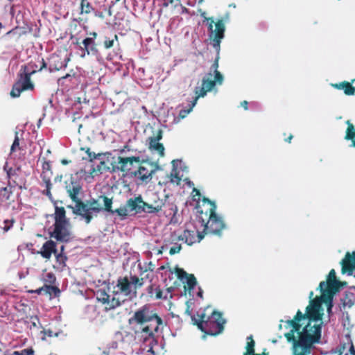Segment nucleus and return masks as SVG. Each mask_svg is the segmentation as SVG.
<instances>
[{"label": "nucleus", "instance_id": "3c124183", "mask_svg": "<svg viewBox=\"0 0 355 355\" xmlns=\"http://www.w3.org/2000/svg\"><path fill=\"white\" fill-rule=\"evenodd\" d=\"M55 276L52 272H49L46 275L45 282L52 284L55 282Z\"/></svg>", "mask_w": 355, "mask_h": 355}, {"label": "nucleus", "instance_id": "2f4dec72", "mask_svg": "<svg viewBox=\"0 0 355 355\" xmlns=\"http://www.w3.org/2000/svg\"><path fill=\"white\" fill-rule=\"evenodd\" d=\"M80 150L85 151L87 154V157H83V159L89 162H93L94 159L99 158L103 155L102 153L96 154L94 152H92L90 148L88 147H82L80 148Z\"/></svg>", "mask_w": 355, "mask_h": 355}, {"label": "nucleus", "instance_id": "338daca9", "mask_svg": "<svg viewBox=\"0 0 355 355\" xmlns=\"http://www.w3.org/2000/svg\"><path fill=\"white\" fill-rule=\"evenodd\" d=\"M69 162H70V161L67 160V159H62V160L61 161V163H62V164H64V165H66V164H69Z\"/></svg>", "mask_w": 355, "mask_h": 355}, {"label": "nucleus", "instance_id": "9d476101", "mask_svg": "<svg viewBox=\"0 0 355 355\" xmlns=\"http://www.w3.org/2000/svg\"><path fill=\"white\" fill-rule=\"evenodd\" d=\"M155 198L152 203L143 202L142 211L148 214L157 213L164 208V213L166 216H175L177 212V207L171 203H166V200L157 198V195H155Z\"/></svg>", "mask_w": 355, "mask_h": 355}, {"label": "nucleus", "instance_id": "20e7f679", "mask_svg": "<svg viewBox=\"0 0 355 355\" xmlns=\"http://www.w3.org/2000/svg\"><path fill=\"white\" fill-rule=\"evenodd\" d=\"M69 196L72 201L75 202L74 207L69 206L72 209L73 214L78 216L83 219L86 224L91 223L94 217L98 216V198L97 199L92 198L85 201L78 197L81 190V187L73 182L71 184L66 187Z\"/></svg>", "mask_w": 355, "mask_h": 355}, {"label": "nucleus", "instance_id": "4d7b16f0", "mask_svg": "<svg viewBox=\"0 0 355 355\" xmlns=\"http://www.w3.org/2000/svg\"><path fill=\"white\" fill-rule=\"evenodd\" d=\"M180 2L181 0H165L164 6H167L169 3H175V5H178L180 3Z\"/></svg>", "mask_w": 355, "mask_h": 355}, {"label": "nucleus", "instance_id": "412c9836", "mask_svg": "<svg viewBox=\"0 0 355 355\" xmlns=\"http://www.w3.org/2000/svg\"><path fill=\"white\" fill-rule=\"evenodd\" d=\"M116 287V294L121 293L126 297L130 296L134 291L131 278L127 276L119 277Z\"/></svg>", "mask_w": 355, "mask_h": 355}, {"label": "nucleus", "instance_id": "7ed1b4c3", "mask_svg": "<svg viewBox=\"0 0 355 355\" xmlns=\"http://www.w3.org/2000/svg\"><path fill=\"white\" fill-rule=\"evenodd\" d=\"M286 322L292 329L289 332L285 334V337L288 342L293 343V350L295 349L296 351L300 347L308 343L319 342L321 337V326L320 324L311 325L308 323L302 329V331H300L302 325L300 322L295 320V318Z\"/></svg>", "mask_w": 355, "mask_h": 355}, {"label": "nucleus", "instance_id": "6e6552de", "mask_svg": "<svg viewBox=\"0 0 355 355\" xmlns=\"http://www.w3.org/2000/svg\"><path fill=\"white\" fill-rule=\"evenodd\" d=\"M218 59L219 56L218 55L214 63L211 65V69L214 70V80H211L212 76L211 72L208 73L202 80V85L200 87L196 88V94L194 103H196L198 99L200 97H204L208 92L212 90V89L215 87L216 84L221 85L223 82V76L221 73L218 70Z\"/></svg>", "mask_w": 355, "mask_h": 355}, {"label": "nucleus", "instance_id": "2eb2a0df", "mask_svg": "<svg viewBox=\"0 0 355 355\" xmlns=\"http://www.w3.org/2000/svg\"><path fill=\"white\" fill-rule=\"evenodd\" d=\"M141 162L140 157L131 156V157H118L117 162L112 164L111 172H123L128 173L131 171L134 164H139Z\"/></svg>", "mask_w": 355, "mask_h": 355}, {"label": "nucleus", "instance_id": "9b49d317", "mask_svg": "<svg viewBox=\"0 0 355 355\" xmlns=\"http://www.w3.org/2000/svg\"><path fill=\"white\" fill-rule=\"evenodd\" d=\"M31 75L26 71H21L20 69L18 73L19 79L13 85L12 90L10 92V96L16 98L19 97L23 91L33 90L34 89V84L31 82Z\"/></svg>", "mask_w": 355, "mask_h": 355}, {"label": "nucleus", "instance_id": "423d86ee", "mask_svg": "<svg viewBox=\"0 0 355 355\" xmlns=\"http://www.w3.org/2000/svg\"><path fill=\"white\" fill-rule=\"evenodd\" d=\"M198 319L192 316V323L202 332L211 336H217L223 332L225 320L220 312L214 311L210 315L202 313L198 314Z\"/></svg>", "mask_w": 355, "mask_h": 355}, {"label": "nucleus", "instance_id": "4be33fe9", "mask_svg": "<svg viewBox=\"0 0 355 355\" xmlns=\"http://www.w3.org/2000/svg\"><path fill=\"white\" fill-rule=\"evenodd\" d=\"M341 272L343 274L347 273L351 275L355 270V252L352 253L347 252L344 259L340 261Z\"/></svg>", "mask_w": 355, "mask_h": 355}, {"label": "nucleus", "instance_id": "72a5a7b5", "mask_svg": "<svg viewBox=\"0 0 355 355\" xmlns=\"http://www.w3.org/2000/svg\"><path fill=\"white\" fill-rule=\"evenodd\" d=\"M254 346L255 342L253 340L252 336L247 337L246 352L243 355H256Z\"/></svg>", "mask_w": 355, "mask_h": 355}, {"label": "nucleus", "instance_id": "aec40b11", "mask_svg": "<svg viewBox=\"0 0 355 355\" xmlns=\"http://www.w3.org/2000/svg\"><path fill=\"white\" fill-rule=\"evenodd\" d=\"M46 67L47 65L44 58L37 56L34 60H31L26 64L22 65L21 69V71L33 75L37 71H41L42 69H46Z\"/></svg>", "mask_w": 355, "mask_h": 355}, {"label": "nucleus", "instance_id": "8fccbe9b", "mask_svg": "<svg viewBox=\"0 0 355 355\" xmlns=\"http://www.w3.org/2000/svg\"><path fill=\"white\" fill-rule=\"evenodd\" d=\"M162 139V130H159L156 135L153 137H149V140L153 141V142L155 143V141H159Z\"/></svg>", "mask_w": 355, "mask_h": 355}, {"label": "nucleus", "instance_id": "5701e85b", "mask_svg": "<svg viewBox=\"0 0 355 355\" xmlns=\"http://www.w3.org/2000/svg\"><path fill=\"white\" fill-rule=\"evenodd\" d=\"M57 250L56 242L49 239L42 245V248L37 253L40 254L42 258L49 260L53 254H56Z\"/></svg>", "mask_w": 355, "mask_h": 355}, {"label": "nucleus", "instance_id": "f3484780", "mask_svg": "<svg viewBox=\"0 0 355 355\" xmlns=\"http://www.w3.org/2000/svg\"><path fill=\"white\" fill-rule=\"evenodd\" d=\"M89 37L85 38L81 44L83 46H80V50L83 51L81 57H85V55H96L98 52L95 40L97 37V33L96 32H90L89 33Z\"/></svg>", "mask_w": 355, "mask_h": 355}, {"label": "nucleus", "instance_id": "13d9d810", "mask_svg": "<svg viewBox=\"0 0 355 355\" xmlns=\"http://www.w3.org/2000/svg\"><path fill=\"white\" fill-rule=\"evenodd\" d=\"M29 293L40 295L42 293H44V286L42 287H40V288L36 289V290L29 291Z\"/></svg>", "mask_w": 355, "mask_h": 355}, {"label": "nucleus", "instance_id": "680f3d73", "mask_svg": "<svg viewBox=\"0 0 355 355\" xmlns=\"http://www.w3.org/2000/svg\"><path fill=\"white\" fill-rule=\"evenodd\" d=\"M241 105L245 110H247L248 109V103L247 101H243L241 103Z\"/></svg>", "mask_w": 355, "mask_h": 355}, {"label": "nucleus", "instance_id": "393cba45", "mask_svg": "<svg viewBox=\"0 0 355 355\" xmlns=\"http://www.w3.org/2000/svg\"><path fill=\"white\" fill-rule=\"evenodd\" d=\"M13 187V185L11 186L9 182L8 187H3L0 189V200L6 202L8 205H10L15 202L12 191Z\"/></svg>", "mask_w": 355, "mask_h": 355}, {"label": "nucleus", "instance_id": "bb28decb", "mask_svg": "<svg viewBox=\"0 0 355 355\" xmlns=\"http://www.w3.org/2000/svg\"><path fill=\"white\" fill-rule=\"evenodd\" d=\"M332 87L337 89H343L346 95L351 96L355 94V87L347 81L332 84Z\"/></svg>", "mask_w": 355, "mask_h": 355}, {"label": "nucleus", "instance_id": "c9c22d12", "mask_svg": "<svg viewBox=\"0 0 355 355\" xmlns=\"http://www.w3.org/2000/svg\"><path fill=\"white\" fill-rule=\"evenodd\" d=\"M105 309L106 311L114 309L121 305V302L114 297L111 300L108 298V302L105 303Z\"/></svg>", "mask_w": 355, "mask_h": 355}, {"label": "nucleus", "instance_id": "37998d69", "mask_svg": "<svg viewBox=\"0 0 355 355\" xmlns=\"http://www.w3.org/2000/svg\"><path fill=\"white\" fill-rule=\"evenodd\" d=\"M10 355H35V351L32 347H30L21 351H14Z\"/></svg>", "mask_w": 355, "mask_h": 355}, {"label": "nucleus", "instance_id": "ea45409f", "mask_svg": "<svg viewBox=\"0 0 355 355\" xmlns=\"http://www.w3.org/2000/svg\"><path fill=\"white\" fill-rule=\"evenodd\" d=\"M56 259V262L61 268L66 266V262L68 259L67 255L64 253H58L57 251L56 254H54Z\"/></svg>", "mask_w": 355, "mask_h": 355}, {"label": "nucleus", "instance_id": "6ab92c4d", "mask_svg": "<svg viewBox=\"0 0 355 355\" xmlns=\"http://www.w3.org/2000/svg\"><path fill=\"white\" fill-rule=\"evenodd\" d=\"M322 317V313H320V309H317L311 306H307L306 309V313H302L300 310H298L295 315V320L300 322L302 319L307 318L309 320V322L311 324V321L317 322L318 320H321Z\"/></svg>", "mask_w": 355, "mask_h": 355}, {"label": "nucleus", "instance_id": "49530a36", "mask_svg": "<svg viewBox=\"0 0 355 355\" xmlns=\"http://www.w3.org/2000/svg\"><path fill=\"white\" fill-rule=\"evenodd\" d=\"M19 139L18 137V132H16L14 141L10 148L11 153L15 152L17 148H19Z\"/></svg>", "mask_w": 355, "mask_h": 355}, {"label": "nucleus", "instance_id": "58836bf2", "mask_svg": "<svg viewBox=\"0 0 355 355\" xmlns=\"http://www.w3.org/2000/svg\"><path fill=\"white\" fill-rule=\"evenodd\" d=\"M130 278H131L133 288H134V293L136 294V290L137 288L143 286V285L144 284V278H143V277L139 278L136 275H131Z\"/></svg>", "mask_w": 355, "mask_h": 355}, {"label": "nucleus", "instance_id": "e433bc0d", "mask_svg": "<svg viewBox=\"0 0 355 355\" xmlns=\"http://www.w3.org/2000/svg\"><path fill=\"white\" fill-rule=\"evenodd\" d=\"M96 297L98 302L105 304L108 302V298H110V295L104 289H98L96 293Z\"/></svg>", "mask_w": 355, "mask_h": 355}, {"label": "nucleus", "instance_id": "79ce46f5", "mask_svg": "<svg viewBox=\"0 0 355 355\" xmlns=\"http://www.w3.org/2000/svg\"><path fill=\"white\" fill-rule=\"evenodd\" d=\"M171 182L173 184H176L177 185L180 184L181 178L180 177L179 173L176 168H173L171 173Z\"/></svg>", "mask_w": 355, "mask_h": 355}, {"label": "nucleus", "instance_id": "6e6d98bb", "mask_svg": "<svg viewBox=\"0 0 355 355\" xmlns=\"http://www.w3.org/2000/svg\"><path fill=\"white\" fill-rule=\"evenodd\" d=\"M195 100V98L193 99ZM194 101H191V107L187 110H182L180 113V115L181 117H184L190 111L192 110L193 107L195 106L196 103L193 105Z\"/></svg>", "mask_w": 355, "mask_h": 355}, {"label": "nucleus", "instance_id": "69168bd1", "mask_svg": "<svg viewBox=\"0 0 355 355\" xmlns=\"http://www.w3.org/2000/svg\"><path fill=\"white\" fill-rule=\"evenodd\" d=\"M293 137V135L291 134L287 138L285 139V141L288 142V143H291Z\"/></svg>", "mask_w": 355, "mask_h": 355}, {"label": "nucleus", "instance_id": "39448f33", "mask_svg": "<svg viewBox=\"0 0 355 355\" xmlns=\"http://www.w3.org/2000/svg\"><path fill=\"white\" fill-rule=\"evenodd\" d=\"M53 219V228L49 232L50 237L60 243L70 242L73 239L71 223L69 219L67 218L66 211L63 207H55Z\"/></svg>", "mask_w": 355, "mask_h": 355}, {"label": "nucleus", "instance_id": "f257e3e1", "mask_svg": "<svg viewBox=\"0 0 355 355\" xmlns=\"http://www.w3.org/2000/svg\"><path fill=\"white\" fill-rule=\"evenodd\" d=\"M128 323L133 326V331L143 343L156 342L155 334L164 325L162 318L155 309L146 304L137 309L129 318Z\"/></svg>", "mask_w": 355, "mask_h": 355}, {"label": "nucleus", "instance_id": "052dcab7", "mask_svg": "<svg viewBox=\"0 0 355 355\" xmlns=\"http://www.w3.org/2000/svg\"><path fill=\"white\" fill-rule=\"evenodd\" d=\"M187 309L185 310V313L187 314L188 315H190L191 318H192V313H191V310L190 309V306L187 304Z\"/></svg>", "mask_w": 355, "mask_h": 355}, {"label": "nucleus", "instance_id": "0e129e2a", "mask_svg": "<svg viewBox=\"0 0 355 355\" xmlns=\"http://www.w3.org/2000/svg\"><path fill=\"white\" fill-rule=\"evenodd\" d=\"M18 30V27H15V28H12V30L9 31L6 33V35H10L12 33H17V31Z\"/></svg>", "mask_w": 355, "mask_h": 355}, {"label": "nucleus", "instance_id": "a878e982", "mask_svg": "<svg viewBox=\"0 0 355 355\" xmlns=\"http://www.w3.org/2000/svg\"><path fill=\"white\" fill-rule=\"evenodd\" d=\"M143 201L141 196L136 197L135 198H130L126 202V206L129 211H135L136 212H140L142 211Z\"/></svg>", "mask_w": 355, "mask_h": 355}, {"label": "nucleus", "instance_id": "e2e57ef3", "mask_svg": "<svg viewBox=\"0 0 355 355\" xmlns=\"http://www.w3.org/2000/svg\"><path fill=\"white\" fill-rule=\"evenodd\" d=\"M349 352L351 355H355V348L352 343H351V346L349 347Z\"/></svg>", "mask_w": 355, "mask_h": 355}, {"label": "nucleus", "instance_id": "7c9ffc66", "mask_svg": "<svg viewBox=\"0 0 355 355\" xmlns=\"http://www.w3.org/2000/svg\"><path fill=\"white\" fill-rule=\"evenodd\" d=\"M51 60H53L54 64H50L49 71L52 72L53 71H59L63 67H67V63L64 64L58 55H52Z\"/></svg>", "mask_w": 355, "mask_h": 355}, {"label": "nucleus", "instance_id": "bf43d9fd", "mask_svg": "<svg viewBox=\"0 0 355 355\" xmlns=\"http://www.w3.org/2000/svg\"><path fill=\"white\" fill-rule=\"evenodd\" d=\"M155 291L154 285L151 284L148 288V293L150 297L153 295Z\"/></svg>", "mask_w": 355, "mask_h": 355}, {"label": "nucleus", "instance_id": "a18cd8bd", "mask_svg": "<svg viewBox=\"0 0 355 355\" xmlns=\"http://www.w3.org/2000/svg\"><path fill=\"white\" fill-rule=\"evenodd\" d=\"M43 163H42V173H50V174H52L51 171V164L49 161L46 160L45 158L43 159Z\"/></svg>", "mask_w": 355, "mask_h": 355}, {"label": "nucleus", "instance_id": "a211bd4d", "mask_svg": "<svg viewBox=\"0 0 355 355\" xmlns=\"http://www.w3.org/2000/svg\"><path fill=\"white\" fill-rule=\"evenodd\" d=\"M175 272L177 277L186 284L184 286L185 290H189L190 291L195 288L197 281L193 274H188L182 268L178 267L175 268Z\"/></svg>", "mask_w": 355, "mask_h": 355}, {"label": "nucleus", "instance_id": "f704fd0d", "mask_svg": "<svg viewBox=\"0 0 355 355\" xmlns=\"http://www.w3.org/2000/svg\"><path fill=\"white\" fill-rule=\"evenodd\" d=\"M313 343H308L304 345L302 347H300L297 350H293V355H309L311 353V349L312 348Z\"/></svg>", "mask_w": 355, "mask_h": 355}, {"label": "nucleus", "instance_id": "864d4df0", "mask_svg": "<svg viewBox=\"0 0 355 355\" xmlns=\"http://www.w3.org/2000/svg\"><path fill=\"white\" fill-rule=\"evenodd\" d=\"M192 195H193V198L194 200H200L201 194H200V191L198 189H196V188L193 189Z\"/></svg>", "mask_w": 355, "mask_h": 355}, {"label": "nucleus", "instance_id": "ddd939ff", "mask_svg": "<svg viewBox=\"0 0 355 355\" xmlns=\"http://www.w3.org/2000/svg\"><path fill=\"white\" fill-rule=\"evenodd\" d=\"M105 0H81L80 3V14H93L95 17H103L102 8L105 7Z\"/></svg>", "mask_w": 355, "mask_h": 355}, {"label": "nucleus", "instance_id": "4c0bfd02", "mask_svg": "<svg viewBox=\"0 0 355 355\" xmlns=\"http://www.w3.org/2000/svg\"><path fill=\"white\" fill-rule=\"evenodd\" d=\"M60 293V291L57 286L46 284L44 285V293L49 295L50 297H51L52 295L58 296Z\"/></svg>", "mask_w": 355, "mask_h": 355}, {"label": "nucleus", "instance_id": "4468645a", "mask_svg": "<svg viewBox=\"0 0 355 355\" xmlns=\"http://www.w3.org/2000/svg\"><path fill=\"white\" fill-rule=\"evenodd\" d=\"M191 225L192 229L190 228L189 225H187L183 234L178 236L179 241H184L189 245L200 242L205 236L203 230H199L200 224L196 222L195 225Z\"/></svg>", "mask_w": 355, "mask_h": 355}, {"label": "nucleus", "instance_id": "f03ea898", "mask_svg": "<svg viewBox=\"0 0 355 355\" xmlns=\"http://www.w3.org/2000/svg\"><path fill=\"white\" fill-rule=\"evenodd\" d=\"M216 205L206 197L202 199V205L197 206L196 223L200 224L205 234L220 236L225 228L223 220L216 213Z\"/></svg>", "mask_w": 355, "mask_h": 355}, {"label": "nucleus", "instance_id": "c85d7f7f", "mask_svg": "<svg viewBox=\"0 0 355 355\" xmlns=\"http://www.w3.org/2000/svg\"><path fill=\"white\" fill-rule=\"evenodd\" d=\"M343 301L344 306H347L348 307H351L355 304V287L346 291Z\"/></svg>", "mask_w": 355, "mask_h": 355}, {"label": "nucleus", "instance_id": "a19ab883", "mask_svg": "<svg viewBox=\"0 0 355 355\" xmlns=\"http://www.w3.org/2000/svg\"><path fill=\"white\" fill-rule=\"evenodd\" d=\"M325 302L324 301L323 298L322 297V295L320 297H316L315 299L311 300L310 304L309 305V306H311V307H313V308H315V309L320 310V306H321V302Z\"/></svg>", "mask_w": 355, "mask_h": 355}, {"label": "nucleus", "instance_id": "603ef678", "mask_svg": "<svg viewBox=\"0 0 355 355\" xmlns=\"http://www.w3.org/2000/svg\"><path fill=\"white\" fill-rule=\"evenodd\" d=\"M14 223V220H4V227H3L4 232H8L12 227Z\"/></svg>", "mask_w": 355, "mask_h": 355}, {"label": "nucleus", "instance_id": "f8f14e48", "mask_svg": "<svg viewBox=\"0 0 355 355\" xmlns=\"http://www.w3.org/2000/svg\"><path fill=\"white\" fill-rule=\"evenodd\" d=\"M102 200L103 202V206L101 207L98 203V208L100 209L98 211V214L101 211H105L110 213L112 215L116 214L121 218V219L125 218L129 215V209H128L126 205L121 206L119 208L113 209L112 204L113 200L112 198H109L105 195H101L98 196V202Z\"/></svg>", "mask_w": 355, "mask_h": 355}, {"label": "nucleus", "instance_id": "1a4fd4ad", "mask_svg": "<svg viewBox=\"0 0 355 355\" xmlns=\"http://www.w3.org/2000/svg\"><path fill=\"white\" fill-rule=\"evenodd\" d=\"M345 284V282H341L336 279V271L334 269H331L329 272L327 281H322L319 284V289L325 303L331 304L334 295Z\"/></svg>", "mask_w": 355, "mask_h": 355}, {"label": "nucleus", "instance_id": "dca6fc26", "mask_svg": "<svg viewBox=\"0 0 355 355\" xmlns=\"http://www.w3.org/2000/svg\"><path fill=\"white\" fill-rule=\"evenodd\" d=\"M139 164L138 170L135 171L133 175L142 182L148 183L152 180V175L156 172L157 166L147 161H143Z\"/></svg>", "mask_w": 355, "mask_h": 355}, {"label": "nucleus", "instance_id": "b1692460", "mask_svg": "<svg viewBox=\"0 0 355 355\" xmlns=\"http://www.w3.org/2000/svg\"><path fill=\"white\" fill-rule=\"evenodd\" d=\"M4 170L6 171L7 177L9 179V182H12L13 187L17 186L19 189H22L23 181L22 180L19 178V173L21 170L19 168H7V164L4 166Z\"/></svg>", "mask_w": 355, "mask_h": 355}, {"label": "nucleus", "instance_id": "09e8293b", "mask_svg": "<svg viewBox=\"0 0 355 355\" xmlns=\"http://www.w3.org/2000/svg\"><path fill=\"white\" fill-rule=\"evenodd\" d=\"M155 297L156 299L157 300H159V299H166L167 297L166 296H163V292L162 291V289L158 286V287H156L155 288Z\"/></svg>", "mask_w": 355, "mask_h": 355}, {"label": "nucleus", "instance_id": "5fc2aeb1", "mask_svg": "<svg viewBox=\"0 0 355 355\" xmlns=\"http://www.w3.org/2000/svg\"><path fill=\"white\" fill-rule=\"evenodd\" d=\"M181 249H182V247L180 245H177V246H173V247L171 248V249L169 250V254L171 255H173L176 253H179L180 252Z\"/></svg>", "mask_w": 355, "mask_h": 355}, {"label": "nucleus", "instance_id": "de8ad7c7", "mask_svg": "<svg viewBox=\"0 0 355 355\" xmlns=\"http://www.w3.org/2000/svg\"><path fill=\"white\" fill-rule=\"evenodd\" d=\"M110 170V167L105 165V162L104 161H101L99 165L97 166L96 171H99L101 173L105 171H107Z\"/></svg>", "mask_w": 355, "mask_h": 355}, {"label": "nucleus", "instance_id": "774afa93", "mask_svg": "<svg viewBox=\"0 0 355 355\" xmlns=\"http://www.w3.org/2000/svg\"><path fill=\"white\" fill-rule=\"evenodd\" d=\"M256 355H269L268 353H266L265 352H263L261 354H256Z\"/></svg>", "mask_w": 355, "mask_h": 355}, {"label": "nucleus", "instance_id": "473e14b6", "mask_svg": "<svg viewBox=\"0 0 355 355\" xmlns=\"http://www.w3.org/2000/svg\"><path fill=\"white\" fill-rule=\"evenodd\" d=\"M149 149L151 150L156 151L159 154L161 157L164 155V147L162 143L159 141L153 142V141L149 140Z\"/></svg>", "mask_w": 355, "mask_h": 355}, {"label": "nucleus", "instance_id": "0eeeda50", "mask_svg": "<svg viewBox=\"0 0 355 355\" xmlns=\"http://www.w3.org/2000/svg\"><path fill=\"white\" fill-rule=\"evenodd\" d=\"M201 16L205 18L204 21H207L209 39L212 41L213 47L218 53L221 41L225 37V23L230 19V14L227 12L222 18L218 19L216 21L213 17H207L205 12Z\"/></svg>", "mask_w": 355, "mask_h": 355}, {"label": "nucleus", "instance_id": "c03bdc74", "mask_svg": "<svg viewBox=\"0 0 355 355\" xmlns=\"http://www.w3.org/2000/svg\"><path fill=\"white\" fill-rule=\"evenodd\" d=\"M115 40H118L117 35H114L112 39L105 37L103 42L105 48L107 49L112 48L114 46V42Z\"/></svg>", "mask_w": 355, "mask_h": 355}, {"label": "nucleus", "instance_id": "cd10ccee", "mask_svg": "<svg viewBox=\"0 0 355 355\" xmlns=\"http://www.w3.org/2000/svg\"><path fill=\"white\" fill-rule=\"evenodd\" d=\"M51 175L52 174H50V173H42L41 174V178L42 179V181L45 184L46 187V190L43 191V194L48 196V198L51 200H52V194L51 192V189L52 186L51 182Z\"/></svg>", "mask_w": 355, "mask_h": 355}, {"label": "nucleus", "instance_id": "c756f323", "mask_svg": "<svg viewBox=\"0 0 355 355\" xmlns=\"http://www.w3.org/2000/svg\"><path fill=\"white\" fill-rule=\"evenodd\" d=\"M346 123L347 125V128L346 130V134L345 136V139L346 140L352 141V146L355 147V128H354V125L349 120L346 121Z\"/></svg>", "mask_w": 355, "mask_h": 355}]
</instances>
